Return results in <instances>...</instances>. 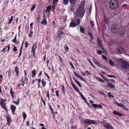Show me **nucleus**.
Returning a JSON list of instances; mask_svg holds the SVG:
<instances>
[{
	"instance_id": "f704fd0d",
	"label": "nucleus",
	"mask_w": 129,
	"mask_h": 129,
	"mask_svg": "<svg viewBox=\"0 0 129 129\" xmlns=\"http://www.w3.org/2000/svg\"><path fill=\"white\" fill-rule=\"evenodd\" d=\"M13 18V16H11L10 18V19H9V22L8 23V24H10L12 22V21Z\"/></svg>"
},
{
	"instance_id": "69168bd1",
	"label": "nucleus",
	"mask_w": 129,
	"mask_h": 129,
	"mask_svg": "<svg viewBox=\"0 0 129 129\" xmlns=\"http://www.w3.org/2000/svg\"><path fill=\"white\" fill-rule=\"evenodd\" d=\"M79 78H80L81 80L83 81H84L85 80V79L81 76H80V77H79Z\"/></svg>"
},
{
	"instance_id": "f257e3e1",
	"label": "nucleus",
	"mask_w": 129,
	"mask_h": 129,
	"mask_svg": "<svg viewBox=\"0 0 129 129\" xmlns=\"http://www.w3.org/2000/svg\"><path fill=\"white\" fill-rule=\"evenodd\" d=\"M116 61H118L121 63L120 66L123 69L127 70L129 69V62L123 60L122 58L117 59Z\"/></svg>"
},
{
	"instance_id": "393cba45",
	"label": "nucleus",
	"mask_w": 129,
	"mask_h": 129,
	"mask_svg": "<svg viewBox=\"0 0 129 129\" xmlns=\"http://www.w3.org/2000/svg\"><path fill=\"white\" fill-rule=\"evenodd\" d=\"M41 83L43 86V87H45L46 84V82L43 79H42V80Z\"/></svg>"
},
{
	"instance_id": "ea45409f",
	"label": "nucleus",
	"mask_w": 129,
	"mask_h": 129,
	"mask_svg": "<svg viewBox=\"0 0 129 129\" xmlns=\"http://www.w3.org/2000/svg\"><path fill=\"white\" fill-rule=\"evenodd\" d=\"M90 23L91 27V28H92L94 26V23L91 20L90 22Z\"/></svg>"
},
{
	"instance_id": "f03ea898",
	"label": "nucleus",
	"mask_w": 129,
	"mask_h": 129,
	"mask_svg": "<svg viewBox=\"0 0 129 129\" xmlns=\"http://www.w3.org/2000/svg\"><path fill=\"white\" fill-rule=\"evenodd\" d=\"M84 8L83 5H80L77 10V15L81 18L84 16L85 13V11L84 10Z\"/></svg>"
},
{
	"instance_id": "c9c22d12",
	"label": "nucleus",
	"mask_w": 129,
	"mask_h": 129,
	"mask_svg": "<svg viewBox=\"0 0 129 129\" xmlns=\"http://www.w3.org/2000/svg\"><path fill=\"white\" fill-rule=\"evenodd\" d=\"M62 92H63L64 95H65V92L64 90V86L63 85L62 86Z\"/></svg>"
},
{
	"instance_id": "774afa93",
	"label": "nucleus",
	"mask_w": 129,
	"mask_h": 129,
	"mask_svg": "<svg viewBox=\"0 0 129 129\" xmlns=\"http://www.w3.org/2000/svg\"><path fill=\"white\" fill-rule=\"evenodd\" d=\"M109 80L112 83L115 82V81L114 80L112 79H109Z\"/></svg>"
},
{
	"instance_id": "603ef678",
	"label": "nucleus",
	"mask_w": 129,
	"mask_h": 129,
	"mask_svg": "<svg viewBox=\"0 0 129 129\" xmlns=\"http://www.w3.org/2000/svg\"><path fill=\"white\" fill-rule=\"evenodd\" d=\"M107 77H110L111 78H116V77L115 76H113L112 75H109L107 76Z\"/></svg>"
},
{
	"instance_id": "4be33fe9",
	"label": "nucleus",
	"mask_w": 129,
	"mask_h": 129,
	"mask_svg": "<svg viewBox=\"0 0 129 129\" xmlns=\"http://www.w3.org/2000/svg\"><path fill=\"white\" fill-rule=\"evenodd\" d=\"M47 9L46 10V12H48V13H49L50 10L51 9V5H49L46 8Z\"/></svg>"
},
{
	"instance_id": "4c0bfd02",
	"label": "nucleus",
	"mask_w": 129,
	"mask_h": 129,
	"mask_svg": "<svg viewBox=\"0 0 129 129\" xmlns=\"http://www.w3.org/2000/svg\"><path fill=\"white\" fill-rule=\"evenodd\" d=\"M108 95L109 97H112V98H114V95H111V93L110 92H108Z\"/></svg>"
},
{
	"instance_id": "a211bd4d",
	"label": "nucleus",
	"mask_w": 129,
	"mask_h": 129,
	"mask_svg": "<svg viewBox=\"0 0 129 129\" xmlns=\"http://www.w3.org/2000/svg\"><path fill=\"white\" fill-rule=\"evenodd\" d=\"M7 120V122L9 125L10 122H11L12 120L10 117L9 116H7L6 117Z\"/></svg>"
},
{
	"instance_id": "4d7b16f0",
	"label": "nucleus",
	"mask_w": 129,
	"mask_h": 129,
	"mask_svg": "<svg viewBox=\"0 0 129 129\" xmlns=\"http://www.w3.org/2000/svg\"><path fill=\"white\" fill-rule=\"evenodd\" d=\"M19 100H18V102H15V101H13V103L14 104H16L17 105H18V104H19Z\"/></svg>"
},
{
	"instance_id": "7ed1b4c3",
	"label": "nucleus",
	"mask_w": 129,
	"mask_h": 129,
	"mask_svg": "<svg viewBox=\"0 0 129 129\" xmlns=\"http://www.w3.org/2000/svg\"><path fill=\"white\" fill-rule=\"evenodd\" d=\"M110 3V8L112 9H116L118 7L119 2L117 0H111Z\"/></svg>"
},
{
	"instance_id": "b1692460",
	"label": "nucleus",
	"mask_w": 129,
	"mask_h": 129,
	"mask_svg": "<svg viewBox=\"0 0 129 129\" xmlns=\"http://www.w3.org/2000/svg\"><path fill=\"white\" fill-rule=\"evenodd\" d=\"M118 51L120 54L122 53L123 51V49L121 47H119L118 49Z\"/></svg>"
},
{
	"instance_id": "c756f323",
	"label": "nucleus",
	"mask_w": 129,
	"mask_h": 129,
	"mask_svg": "<svg viewBox=\"0 0 129 129\" xmlns=\"http://www.w3.org/2000/svg\"><path fill=\"white\" fill-rule=\"evenodd\" d=\"M100 75L101 76V77L104 79V80L107 82H108L109 80L105 77L103 75H102V74H100Z\"/></svg>"
},
{
	"instance_id": "cd10ccee",
	"label": "nucleus",
	"mask_w": 129,
	"mask_h": 129,
	"mask_svg": "<svg viewBox=\"0 0 129 129\" xmlns=\"http://www.w3.org/2000/svg\"><path fill=\"white\" fill-rule=\"evenodd\" d=\"M63 3L65 5H67L69 3V0H63Z\"/></svg>"
},
{
	"instance_id": "338daca9",
	"label": "nucleus",
	"mask_w": 129,
	"mask_h": 129,
	"mask_svg": "<svg viewBox=\"0 0 129 129\" xmlns=\"http://www.w3.org/2000/svg\"><path fill=\"white\" fill-rule=\"evenodd\" d=\"M44 74L47 76V78H48V79H50V77H49V75L47 73H46V72H45L44 73Z\"/></svg>"
},
{
	"instance_id": "de8ad7c7",
	"label": "nucleus",
	"mask_w": 129,
	"mask_h": 129,
	"mask_svg": "<svg viewBox=\"0 0 129 129\" xmlns=\"http://www.w3.org/2000/svg\"><path fill=\"white\" fill-rule=\"evenodd\" d=\"M55 93L56 94V95L58 97H59V92L58 90H57L55 91Z\"/></svg>"
},
{
	"instance_id": "9b49d317",
	"label": "nucleus",
	"mask_w": 129,
	"mask_h": 129,
	"mask_svg": "<svg viewBox=\"0 0 129 129\" xmlns=\"http://www.w3.org/2000/svg\"><path fill=\"white\" fill-rule=\"evenodd\" d=\"M43 17L44 18L42 20V22H41V23L43 25H45L47 24V22L46 20V18L45 17L44 14L43 13Z\"/></svg>"
},
{
	"instance_id": "2f4dec72",
	"label": "nucleus",
	"mask_w": 129,
	"mask_h": 129,
	"mask_svg": "<svg viewBox=\"0 0 129 129\" xmlns=\"http://www.w3.org/2000/svg\"><path fill=\"white\" fill-rule=\"evenodd\" d=\"M22 115L23 117L24 120H25V118L27 117V115L24 112H23V113Z\"/></svg>"
},
{
	"instance_id": "5fc2aeb1",
	"label": "nucleus",
	"mask_w": 129,
	"mask_h": 129,
	"mask_svg": "<svg viewBox=\"0 0 129 129\" xmlns=\"http://www.w3.org/2000/svg\"><path fill=\"white\" fill-rule=\"evenodd\" d=\"M64 49L66 51H68L69 50V48L67 46H65L64 47Z\"/></svg>"
},
{
	"instance_id": "423d86ee",
	"label": "nucleus",
	"mask_w": 129,
	"mask_h": 129,
	"mask_svg": "<svg viewBox=\"0 0 129 129\" xmlns=\"http://www.w3.org/2000/svg\"><path fill=\"white\" fill-rule=\"evenodd\" d=\"M6 99H2L0 100V105L1 107H2L6 111H8V110L6 107V104L5 102L6 101Z\"/></svg>"
},
{
	"instance_id": "473e14b6",
	"label": "nucleus",
	"mask_w": 129,
	"mask_h": 129,
	"mask_svg": "<svg viewBox=\"0 0 129 129\" xmlns=\"http://www.w3.org/2000/svg\"><path fill=\"white\" fill-rule=\"evenodd\" d=\"M80 32L82 33H83L84 31V29L82 26H81L80 27Z\"/></svg>"
},
{
	"instance_id": "0e129e2a",
	"label": "nucleus",
	"mask_w": 129,
	"mask_h": 129,
	"mask_svg": "<svg viewBox=\"0 0 129 129\" xmlns=\"http://www.w3.org/2000/svg\"><path fill=\"white\" fill-rule=\"evenodd\" d=\"M113 113L115 115H118V112L117 111H113Z\"/></svg>"
},
{
	"instance_id": "5701e85b",
	"label": "nucleus",
	"mask_w": 129,
	"mask_h": 129,
	"mask_svg": "<svg viewBox=\"0 0 129 129\" xmlns=\"http://www.w3.org/2000/svg\"><path fill=\"white\" fill-rule=\"evenodd\" d=\"M95 79L97 80L98 81L100 82H102L103 83H105V82L102 79H101L100 78L97 77H95Z\"/></svg>"
},
{
	"instance_id": "bb28decb",
	"label": "nucleus",
	"mask_w": 129,
	"mask_h": 129,
	"mask_svg": "<svg viewBox=\"0 0 129 129\" xmlns=\"http://www.w3.org/2000/svg\"><path fill=\"white\" fill-rule=\"evenodd\" d=\"M36 71L35 70H33L31 72V73L32 74V77H35L36 75Z\"/></svg>"
},
{
	"instance_id": "aec40b11",
	"label": "nucleus",
	"mask_w": 129,
	"mask_h": 129,
	"mask_svg": "<svg viewBox=\"0 0 129 129\" xmlns=\"http://www.w3.org/2000/svg\"><path fill=\"white\" fill-rule=\"evenodd\" d=\"M19 69L18 67H16L15 70V71L16 73V75L17 76V77L19 73Z\"/></svg>"
},
{
	"instance_id": "1a4fd4ad",
	"label": "nucleus",
	"mask_w": 129,
	"mask_h": 129,
	"mask_svg": "<svg viewBox=\"0 0 129 129\" xmlns=\"http://www.w3.org/2000/svg\"><path fill=\"white\" fill-rule=\"evenodd\" d=\"M10 108L13 114V115H14V113L15 111V110L16 109V107L14 105H12L10 106Z\"/></svg>"
},
{
	"instance_id": "9d476101",
	"label": "nucleus",
	"mask_w": 129,
	"mask_h": 129,
	"mask_svg": "<svg viewBox=\"0 0 129 129\" xmlns=\"http://www.w3.org/2000/svg\"><path fill=\"white\" fill-rule=\"evenodd\" d=\"M92 106L93 107H94L95 108H99L100 109H102V106L101 105H98L96 104H91Z\"/></svg>"
},
{
	"instance_id": "7c9ffc66",
	"label": "nucleus",
	"mask_w": 129,
	"mask_h": 129,
	"mask_svg": "<svg viewBox=\"0 0 129 129\" xmlns=\"http://www.w3.org/2000/svg\"><path fill=\"white\" fill-rule=\"evenodd\" d=\"M88 34L89 35L90 38L92 40L93 39V38L92 34L90 32H88Z\"/></svg>"
},
{
	"instance_id": "09e8293b",
	"label": "nucleus",
	"mask_w": 129,
	"mask_h": 129,
	"mask_svg": "<svg viewBox=\"0 0 129 129\" xmlns=\"http://www.w3.org/2000/svg\"><path fill=\"white\" fill-rule=\"evenodd\" d=\"M104 19L106 22L108 23L109 22V19L108 18H106V17H105Z\"/></svg>"
},
{
	"instance_id": "a18cd8bd",
	"label": "nucleus",
	"mask_w": 129,
	"mask_h": 129,
	"mask_svg": "<svg viewBox=\"0 0 129 129\" xmlns=\"http://www.w3.org/2000/svg\"><path fill=\"white\" fill-rule=\"evenodd\" d=\"M76 82L79 87H82L80 83L77 80L76 81Z\"/></svg>"
},
{
	"instance_id": "4468645a",
	"label": "nucleus",
	"mask_w": 129,
	"mask_h": 129,
	"mask_svg": "<svg viewBox=\"0 0 129 129\" xmlns=\"http://www.w3.org/2000/svg\"><path fill=\"white\" fill-rule=\"evenodd\" d=\"M7 48L8 49V50L7 51V52H8L9 50L10 49V46H6L3 49V50L1 51L2 52L3 51L4 53L5 51H6V48Z\"/></svg>"
},
{
	"instance_id": "864d4df0",
	"label": "nucleus",
	"mask_w": 129,
	"mask_h": 129,
	"mask_svg": "<svg viewBox=\"0 0 129 129\" xmlns=\"http://www.w3.org/2000/svg\"><path fill=\"white\" fill-rule=\"evenodd\" d=\"M14 92L12 91V88H11L10 89V94L12 95V97L13 96V94Z\"/></svg>"
},
{
	"instance_id": "680f3d73",
	"label": "nucleus",
	"mask_w": 129,
	"mask_h": 129,
	"mask_svg": "<svg viewBox=\"0 0 129 129\" xmlns=\"http://www.w3.org/2000/svg\"><path fill=\"white\" fill-rule=\"evenodd\" d=\"M11 74V72L10 70H9L8 72V76L9 77H10V76Z\"/></svg>"
},
{
	"instance_id": "8fccbe9b",
	"label": "nucleus",
	"mask_w": 129,
	"mask_h": 129,
	"mask_svg": "<svg viewBox=\"0 0 129 129\" xmlns=\"http://www.w3.org/2000/svg\"><path fill=\"white\" fill-rule=\"evenodd\" d=\"M47 96L48 97V99L49 100L50 99V98H49V92L48 91H48L47 92Z\"/></svg>"
},
{
	"instance_id": "0eeeda50",
	"label": "nucleus",
	"mask_w": 129,
	"mask_h": 129,
	"mask_svg": "<svg viewBox=\"0 0 129 129\" xmlns=\"http://www.w3.org/2000/svg\"><path fill=\"white\" fill-rule=\"evenodd\" d=\"M37 47V44L36 43H35L33 44L31 49V52L33 54V57H34L35 54L36 50Z\"/></svg>"
},
{
	"instance_id": "052dcab7",
	"label": "nucleus",
	"mask_w": 129,
	"mask_h": 129,
	"mask_svg": "<svg viewBox=\"0 0 129 129\" xmlns=\"http://www.w3.org/2000/svg\"><path fill=\"white\" fill-rule=\"evenodd\" d=\"M28 46V44L27 42L26 41L25 42V47L26 48H27Z\"/></svg>"
},
{
	"instance_id": "dca6fc26",
	"label": "nucleus",
	"mask_w": 129,
	"mask_h": 129,
	"mask_svg": "<svg viewBox=\"0 0 129 129\" xmlns=\"http://www.w3.org/2000/svg\"><path fill=\"white\" fill-rule=\"evenodd\" d=\"M72 85L75 89V90L77 92L79 93L80 92L79 90L78 89V88L76 87L75 85L73 83H72Z\"/></svg>"
},
{
	"instance_id": "6ab92c4d",
	"label": "nucleus",
	"mask_w": 129,
	"mask_h": 129,
	"mask_svg": "<svg viewBox=\"0 0 129 129\" xmlns=\"http://www.w3.org/2000/svg\"><path fill=\"white\" fill-rule=\"evenodd\" d=\"M114 103L116 105L120 107H123L124 106L123 104L121 103H119L117 102H115Z\"/></svg>"
},
{
	"instance_id": "58836bf2",
	"label": "nucleus",
	"mask_w": 129,
	"mask_h": 129,
	"mask_svg": "<svg viewBox=\"0 0 129 129\" xmlns=\"http://www.w3.org/2000/svg\"><path fill=\"white\" fill-rule=\"evenodd\" d=\"M102 57L105 60H108V59L107 58V57L106 56H105V55H102Z\"/></svg>"
},
{
	"instance_id": "6e6552de",
	"label": "nucleus",
	"mask_w": 129,
	"mask_h": 129,
	"mask_svg": "<svg viewBox=\"0 0 129 129\" xmlns=\"http://www.w3.org/2000/svg\"><path fill=\"white\" fill-rule=\"evenodd\" d=\"M107 85L106 86V87H109L110 88L112 89V88H115V85L113 84L110 83H108Z\"/></svg>"
},
{
	"instance_id": "a19ab883",
	"label": "nucleus",
	"mask_w": 129,
	"mask_h": 129,
	"mask_svg": "<svg viewBox=\"0 0 129 129\" xmlns=\"http://www.w3.org/2000/svg\"><path fill=\"white\" fill-rule=\"evenodd\" d=\"M49 109L51 111V113L53 114L54 113L53 110L51 106H50L49 107Z\"/></svg>"
},
{
	"instance_id": "ddd939ff",
	"label": "nucleus",
	"mask_w": 129,
	"mask_h": 129,
	"mask_svg": "<svg viewBox=\"0 0 129 129\" xmlns=\"http://www.w3.org/2000/svg\"><path fill=\"white\" fill-rule=\"evenodd\" d=\"M63 33V32L59 30L57 34V37L59 38H61Z\"/></svg>"
},
{
	"instance_id": "6e6d98bb",
	"label": "nucleus",
	"mask_w": 129,
	"mask_h": 129,
	"mask_svg": "<svg viewBox=\"0 0 129 129\" xmlns=\"http://www.w3.org/2000/svg\"><path fill=\"white\" fill-rule=\"evenodd\" d=\"M97 53L99 54H101L102 53V51H100V50H98L97 52Z\"/></svg>"
},
{
	"instance_id": "412c9836",
	"label": "nucleus",
	"mask_w": 129,
	"mask_h": 129,
	"mask_svg": "<svg viewBox=\"0 0 129 129\" xmlns=\"http://www.w3.org/2000/svg\"><path fill=\"white\" fill-rule=\"evenodd\" d=\"M77 0H70V3L72 5H74Z\"/></svg>"
},
{
	"instance_id": "a878e982",
	"label": "nucleus",
	"mask_w": 129,
	"mask_h": 129,
	"mask_svg": "<svg viewBox=\"0 0 129 129\" xmlns=\"http://www.w3.org/2000/svg\"><path fill=\"white\" fill-rule=\"evenodd\" d=\"M36 81H38V88H40V83L41 82V79H36L35 80Z\"/></svg>"
},
{
	"instance_id": "72a5a7b5",
	"label": "nucleus",
	"mask_w": 129,
	"mask_h": 129,
	"mask_svg": "<svg viewBox=\"0 0 129 129\" xmlns=\"http://www.w3.org/2000/svg\"><path fill=\"white\" fill-rule=\"evenodd\" d=\"M74 74L77 77L79 78L80 76L78 73H77L75 72H74Z\"/></svg>"
},
{
	"instance_id": "e433bc0d",
	"label": "nucleus",
	"mask_w": 129,
	"mask_h": 129,
	"mask_svg": "<svg viewBox=\"0 0 129 129\" xmlns=\"http://www.w3.org/2000/svg\"><path fill=\"white\" fill-rule=\"evenodd\" d=\"M33 31L31 30H30V31L29 34H28V36L30 37H32V35L33 33Z\"/></svg>"
},
{
	"instance_id": "bf43d9fd",
	"label": "nucleus",
	"mask_w": 129,
	"mask_h": 129,
	"mask_svg": "<svg viewBox=\"0 0 129 129\" xmlns=\"http://www.w3.org/2000/svg\"><path fill=\"white\" fill-rule=\"evenodd\" d=\"M58 2V0H53V4H55L56 3Z\"/></svg>"
},
{
	"instance_id": "e2e57ef3",
	"label": "nucleus",
	"mask_w": 129,
	"mask_h": 129,
	"mask_svg": "<svg viewBox=\"0 0 129 129\" xmlns=\"http://www.w3.org/2000/svg\"><path fill=\"white\" fill-rule=\"evenodd\" d=\"M41 100H42L43 102V103L44 105H45V102L44 100H43V98H42V96L41 97Z\"/></svg>"
},
{
	"instance_id": "13d9d810",
	"label": "nucleus",
	"mask_w": 129,
	"mask_h": 129,
	"mask_svg": "<svg viewBox=\"0 0 129 129\" xmlns=\"http://www.w3.org/2000/svg\"><path fill=\"white\" fill-rule=\"evenodd\" d=\"M40 19V18L39 17H38L37 18V20L36 21L37 23H38L39 22Z\"/></svg>"
},
{
	"instance_id": "20e7f679",
	"label": "nucleus",
	"mask_w": 129,
	"mask_h": 129,
	"mask_svg": "<svg viewBox=\"0 0 129 129\" xmlns=\"http://www.w3.org/2000/svg\"><path fill=\"white\" fill-rule=\"evenodd\" d=\"M111 30L113 33L117 34L119 32V27L117 25L113 24L111 27Z\"/></svg>"
},
{
	"instance_id": "49530a36",
	"label": "nucleus",
	"mask_w": 129,
	"mask_h": 129,
	"mask_svg": "<svg viewBox=\"0 0 129 129\" xmlns=\"http://www.w3.org/2000/svg\"><path fill=\"white\" fill-rule=\"evenodd\" d=\"M36 7V6L35 5H34L33 6L31 9V11H33V10L35 9Z\"/></svg>"
},
{
	"instance_id": "c85d7f7f",
	"label": "nucleus",
	"mask_w": 129,
	"mask_h": 129,
	"mask_svg": "<svg viewBox=\"0 0 129 129\" xmlns=\"http://www.w3.org/2000/svg\"><path fill=\"white\" fill-rule=\"evenodd\" d=\"M109 63L112 67H113L114 65V63L111 59L109 60Z\"/></svg>"
},
{
	"instance_id": "f3484780",
	"label": "nucleus",
	"mask_w": 129,
	"mask_h": 129,
	"mask_svg": "<svg viewBox=\"0 0 129 129\" xmlns=\"http://www.w3.org/2000/svg\"><path fill=\"white\" fill-rule=\"evenodd\" d=\"M73 21L72 20V22H71L70 23L69 27H75L76 25V24L73 22Z\"/></svg>"
},
{
	"instance_id": "3c124183",
	"label": "nucleus",
	"mask_w": 129,
	"mask_h": 129,
	"mask_svg": "<svg viewBox=\"0 0 129 129\" xmlns=\"http://www.w3.org/2000/svg\"><path fill=\"white\" fill-rule=\"evenodd\" d=\"M97 41L98 43H102L99 37L97 38Z\"/></svg>"
},
{
	"instance_id": "2eb2a0df",
	"label": "nucleus",
	"mask_w": 129,
	"mask_h": 129,
	"mask_svg": "<svg viewBox=\"0 0 129 129\" xmlns=\"http://www.w3.org/2000/svg\"><path fill=\"white\" fill-rule=\"evenodd\" d=\"M104 127L108 129H113V128L112 126L109 124H106L105 125Z\"/></svg>"
},
{
	"instance_id": "79ce46f5",
	"label": "nucleus",
	"mask_w": 129,
	"mask_h": 129,
	"mask_svg": "<svg viewBox=\"0 0 129 129\" xmlns=\"http://www.w3.org/2000/svg\"><path fill=\"white\" fill-rule=\"evenodd\" d=\"M16 35L14 39L12 41V42L14 43H15L16 40Z\"/></svg>"
},
{
	"instance_id": "37998d69",
	"label": "nucleus",
	"mask_w": 129,
	"mask_h": 129,
	"mask_svg": "<svg viewBox=\"0 0 129 129\" xmlns=\"http://www.w3.org/2000/svg\"><path fill=\"white\" fill-rule=\"evenodd\" d=\"M80 19H78L77 20V21L76 22H77V23L76 25H78L80 23Z\"/></svg>"
},
{
	"instance_id": "f8f14e48",
	"label": "nucleus",
	"mask_w": 129,
	"mask_h": 129,
	"mask_svg": "<svg viewBox=\"0 0 129 129\" xmlns=\"http://www.w3.org/2000/svg\"><path fill=\"white\" fill-rule=\"evenodd\" d=\"M93 60L94 63L96 64L98 67H100L101 66V64L98 62L97 60L94 58H93Z\"/></svg>"
},
{
	"instance_id": "c03bdc74",
	"label": "nucleus",
	"mask_w": 129,
	"mask_h": 129,
	"mask_svg": "<svg viewBox=\"0 0 129 129\" xmlns=\"http://www.w3.org/2000/svg\"><path fill=\"white\" fill-rule=\"evenodd\" d=\"M74 5H70V10L71 11H73V7Z\"/></svg>"
},
{
	"instance_id": "39448f33",
	"label": "nucleus",
	"mask_w": 129,
	"mask_h": 129,
	"mask_svg": "<svg viewBox=\"0 0 129 129\" xmlns=\"http://www.w3.org/2000/svg\"><path fill=\"white\" fill-rule=\"evenodd\" d=\"M84 122L87 125H89L90 124H96L97 122L95 120H92L89 119H83Z\"/></svg>"
}]
</instances>
